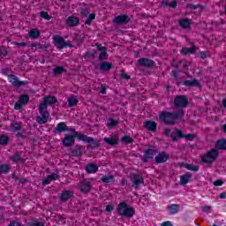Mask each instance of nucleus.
<instances>
[{
	"label": "nucleus",
	"mask_w": 226,
	"mask_h": 226,
	"mask_svg": "<svg viewBox=\"0 0 226 226\" xmlns=\"http://www.w3.org/2000/svg\"><path fill=\"white\" fill-rule=\"evenodd\" d=\"M88 13L89 10H84L83 11H81V15H83L84 17H86Z\"/></svg>",
	"instance_id": "nucleus-52"
},
{
	"label": "nucleus",
	"mask_w": 226,
	"mask_h": 226,
	"mask_svg": "<svg viewBox=\"0 0 226 226\" xmlns=\"http://www.w3.org/2000/svg\"><path fill=\"white\" fill-rule=\"evenodd\" d=\"M218 158V150L213 148L201 157L204 163H213Z\"/></svg>",
	"instance_id": "nucleus-5"
},
{
	"label": "nucleus",
	"mask_w": 226,
	"mask_h": 226,
	"mask_svg": "<svg viewBox=\"0 0 226 226\" xmlns=\"http://www.w3.org/2000/svg\"><path fill=\"white\" fill-rule=\"evenodd\" d=\"M94 19H96V14L91 13V14L88 16L87 20L85 21V24L89 26V24H91V21H92V20H94Z\"/></svg>",
	"instance_id": "nucleus-40"
},
{
	"label": "nucleus",
	"mask_w": 226,
	"mask_h": 226,
	"mask_svg": "<svg viewBox=\"0 0 226 226\" xmlns=\"http://www.w3.org/2000/svg\"><path fill=\"white\" fill-rule=\"evenodd\" d=\"M117 211L121 216H126L132 218L135 215V209L132 207H128L126 203L122 202L118 205Z\"/></svg>",
	"instance_id": "nucleus-4"
},
{
	"label": "nucleus",
	"mask_w": 226,
	"mask_h": 226,
	"mask_svg": "<svg viewBox=\"0 0 226 226\" xmlns=\"http://www.w3.org/2000/svg\"><path fill=\"white\" fill-rule=\"evenodd\" d=\"M29 36L30 38H38V36H40V31L36 28H34L29 31Z\"/></svg>",
	"instance_id": "nucleus-32"
},
{
	"label": "nucleus",
	"mask_w": 226,
	"mask_h": 226,
	"mask_svg": "<svg viewBox=\"0 0 226 226\" xmlns=\"http://www.w3.org/2000/svg\"><path fill=\"white\" fill-rule=\"evenodd\" d=\"M156 155V149H148L145 152L144 158L145 160H149L151 158H154Z\"/></svg>",
	"instance_id": "nucleus-17"
},
{
	"label": "nucleus",
	"mask_w": 226,
	"mask_h": 226,
	"mask_svg": "<svg viewBox=\"0 0 226 226\" xmlns=\"http://www.w3.org/2000/svg\"><path fill=\"white\" fill-rule=\"evenodd\" d=\"M79 18L71 16L67 18L66 24L70 26V27H75V26H79Z\"/></svg>",
	"instance_id": "nucleus-11"
},
{
	"label": "nucleus",
	"mask_w": 226,
	"mask_h": 226,
	"mask_svg": "<svg viewBox=\"0 0 226 226\" xmlns=\"http://www.w3.org/2000/svg\"><path fill=\"white\" fill-rule=\"evenodd\" d=\"M121 76L123 77V79H125L126 80L130 79V76H127L126 72H122Z\"/></svg>",
	"instance_id": "nucleus-51"
},
{
	"label": "nucleus",
	"mask_w": 226,
	"mask_h": 226,
	"mask_svg": "<svg viewBox=\"0 0 226 226\" xmlns=\"http://www.w3.org/2000/svg\"><path fill=\"white\" fill-rule=\"evenodd\" d=\"M15 45H19V47H26V43L24 42H20V43L16 42Z\"/></svg>",
	"instance_id": "nucleus-55"
},
{
	"label": "nucleus",
	"mask_w": 226,
	"mask_h": 226,
	"mask_svg": "<svg viewBox=\"0 0 226 226\" xmlns=\"http://www.w3.org/2000/svg\"><path fill=\"white\" fill-rule=\"evenodd\" d=\"M86 170L87 172H88V174H94L98 172V167L96 166V164L90 163L87 165Z\"/></svg>",
	"instance_id": "nucleus-18"
},
{
	"label": "nucleus",
	"mask_w": 226,
	"mask_h": 226,
	"mask_svg": "<svg viewBox=\"0 0 226 226\" xmlns=\"http://www.w3.org/2000/svg\"><path fill=\"white\" fill-rule=\"evenodd\" d=\"M12 132H17V130H20V124H14L11 127Z\"/></svg>",
	"instance_id": "nucleus-46"
},
{
	"label": "nucleus",
	"mask_w": 226,
	"mask_h": 226,
	"mask_svg": "<svg viewBox=\"0 0 226 226\" xmlns=\"http://www.w3.org/2000/svg\"><path fill=\"white\" fill-rule=\"evenodd\" d=\"M8 80L12 84V86H20L22 84V82L19 81V79L14 75H9Z\"/></svg>",
	"instance_id": "nucleus-21"
},
{
	"label": "nucleus",
	"mask_w": 226,
	"mask_h": 226,
	"mask_svg": "<svg viewBox=\"0 0 226 226\" xmlns=\"http://www.w3.org/2000/svg\"><path fill=\"white\" fill-rule=\"evenodd\" d=\"M40 17H41V19H45V20H50V15H49L48 12L45 11H41L40 12Z\"/></svg>",
	"instance_id": "nucleus-42"
},
{
	"label": "nucleus",
	"mask_w": 226,
	"mask_h": 226,
	"mask_svg": "<svg viewBox=\"0 0 226 226\" xmlns=\"http://www.w3.org/2000/svg\"><path fill=\"white\" fill-rule=\"evenodd\" d=\"M214 186H222L223 185V180L222 179H219V180H215L214 183H213Z\"/></svg>",
	"instance_id": "nucleus-44"
},
{
	"label": "nucleus",
	"mask_w": 226,
	"mask_h": 226,
	"mask_svg": "<svg viewBox=\"0 0 226 226\" xmlns=\"http://www.w3.org/2000/svg\"><path fill=\"white\" fill-rule=\"evenodd\" d=\"M100 68L102 70V72H109V70H110V68H112V64L103 62L101 64Z\"/></svg>",
	"instance_id": "nucleus-28"
},
{
	"label": "nucleus",
	"mask_w": 226,
	"mask_h": 226,
	"mask_svg": "<svg viewBox=\"0 0 226 226\" xmlns=\"http://www.w3.org/2000/svg\"><path fill=\"white\" fill-rule=\"evenodd\" d=\"M132 181L135 185V186H139V185H142L143 179H142V177H139L138 175H134L132 177Z\"/></svg>",
	"instance_id": "nucleus-26"
},
{
	"label": "nucleus",
	"mask_w": 226,
	"mask_h": 226,
	"mask_svg": "<svg viewBox=\"0 0 226 226\" xmlns=\"http://www.w3.org/2000/svg\"><path fill=\"white\" fill-rule=\"evenodd\" d=\"M138 63L140 64V66H154V62L147 58H141L138 60Z\"/></svg>",
	"instance_id": "nucleus-15"
},
{
	"label": "nucleus",
	"mask_w": 226,
	"mask_h": 226,
	"mask_svg": "<svg viewBox=\"0 0 226 226\" xmlns=\"http://www.w3.org/2000/svg\"><path fill=\"white\" fill-rule=\"evenodd\" d=\"M10 170V167L6 164L0 165V174H6Z\"/></svg>",
	"instance_id": "nucleus-35"
},
{
	"label": "nucleus",
	"mask_w": 226,
	"mask_h": 226,
	"mask_svg": "<svg viewBox=\"0 0 226 226\" xmlns=\"http://www.w3.org/2000/svg\"><path fill=\"white\" fill-rule=\"evenodd\" d=\"M171 139H173V140H177V139H186L187 140H193V139H195V135L193 134L183 135V132L181 130H175L171 133Z\"/></svg>",
	"instance_id": "nucleus-6"
},
{
	"label": "nucleus",
	"mask_w": 226,
	"mask_h": 226,
	"mask_svg": "<svg viewBox=\"0 0 226 226\" xmlns=\"http://www.w3.org/2000/svg\"><path fill=\"white\" fill-rule=\"evenodd\" d=\"M199 84H200V82L197 79L184 81V86H186L187 87H197V86H199Z\"/></svg>",
	"instance_id": "nucleus-19"
},
{
	"label": "nucleus",
	"mask_w": 226,
	"mask_h": 226,
	"mask_svg": "<svg viewBox=\"0 0 226 226\" xmlns=\"http://www.w3.org/2000/svg\"><path fill=\"white\" fill-rule=\"evenodd\" d=\"M96 47L98 50H100L102 53L99 56L100 61H103V59H107V49L105 47H102V44H96Z\"/></svg>",
	"instance_id": "nucleus-13"
},
{
	"label": "nucleus",
	"mask_w": 226,
	"mask_h": 226,
	"mask_svg": "<svg viewBox=\"0 0 226 226\" xmlns=\"http://www.w3.org/2000/svg\"><path fill=\"white\" fill-rule=\"evenodd\" d=\"M169 160V154H165V152L158 154L155 157L156 163H165Z\"/></svg>",
	"instance_id": "nucleus-10"
},
{
	"label": "nucleus",
	"mask_w": 226,
	"mask_h": 226,
	"mask_svg": "<svg viewBox=\"0 0 226 226\" xmlns=\"http://www.w3.org/2000/svg\"><path fill=\"white\" fill-rule=\"evenodd\" d=\"M145 128L147 130H149L150 132H154L156 130V124L153 121H147L144 124Z\"/></svg>",
	"instance_id": "nucleus-20"
},
{
	"label": "nucleus",
	"mask_w": 226,
	"mask_h": 226,
	"mask_svg": "<svg viewBox=\"0 0 226 226\" xmlns=\"http://www.w3.org/2000/svg\"><path fill=\"white\" fill-rule=\"evenodd\" d=\"M63 72H66V70H64V68H63V67H56L53 70V73L55 75H61V73H63Z\"/></svg>",
	"instance_id": "nucleus-38"
},
{
	"label": "nucleus",
	"mask_w": 226,
	"mask_h": 226,
	"mask_svg": "<svg viewBox=\"0 0 226 226\" xmlns=\"http://www.w3.org/2000/svg\"><path fill=\"white\" fill-rule=\"evenodd\" d=\"M191 21L190 19H181L180 20V26L181 27H184V29L188 28L191 26Z\"/></svg>",
	"instance_id": "nucleus-33"
},
{
	"label": "nucleus",
	"mask_w": 226,
	"mask_h": 226,
	"mask_svg": "<svg viewBox=\"0 0 226 226\" xmlns=\"http://www.w3.org/2000/svg\"><path fill=\"white\" fill-rule=\"evenodd\" d=\"M81 192H84L85 193H87V192L91 191V183L85 181L82 183L80 186Z\"/></svg>",
	"instance_id": "nucleus-24"
},
{
	"label": "nucleus",
	"mask_w": 226,
	"mask_h": 226,
	"mask_svg": "<svg viewBox=\"0 0 226 226\" xmlns=\"http://www.w3.org/2000/svg\"><path fill=\"white\" fill-rule=\"evenodd\" d=\"M166 135H170V130L166 129Z\"/></svg>",
	"instance_id": "nucleus-58"
},
{
	"label": "nucleus",
	"mask_w": 226,
	"mask_h": 226,
	"mask_svg": "<svg viewBox=\"0 0 226 226\" xmlns=\"http://www.w3.org/2000/svg\"><path fill=\"white\" fill-rule=\"evenodd\" d=\"M11 160H12V162H19V160H20V157L19 156L11 157Z\"/></svg>",
	"instance_id": "nucleus-53"
},
{
	"label": "nucleus",
	"mask_w": 226,
	"mask_h": 226,
	"mask_svg": "<svg viewBox=\"0 0 226 226\" xmlns=\"http://www.w3.org/2000/svg\"><path fill=\"white\" fill-rule=\"evenodd\" d=\"M113 210H114V206H112V205H108V206L106 207V212H107V213H111Z\"/></svg>",
	"instance_id": "nucleus-47"
},
{
	"label": "nucleus",
	"mask_w": 226,
	"mask_h": 226,
	"mask_svg": "<svg viewBox=\"0 0 226 226\" xmlns=\"http://www.w3.org/2000/svg\"><path fill=\"white\" fill-rule=\"evenodd\" d=\"M222 130H223L224 133H226V124H223V125L222 126Z\"/></svg>",
	"instance_id": "nucleus-57"
},
{
	"label": "nucleus",
	"mask_w": 226,
	"mask_h": 226,
	"mask_svg": "<svg viewBox=\"0 0 226 226\" xmlns=\"http://www.w3.org/2000/svg\"><path fill=\"white\" fill-rule=\"evenodd\" d=\"M67 103L69 107H76L77 103H79V99L75 95H71L67 99Z\"/></svg>",
	"instance_id": "nucleus-16"
},
{
	"label": "nucleus",
	"mask_w": 226,
	"mask_h": 226,
	"mask_svg": "<svg viewBox=\"0 0 226 226\" xmlns=\"http://www.w3.org/2000/svg\"><path fill=\"white\" fill-rule=\"evenodd\" d=\"M169 211L170 215H176V213L179 212V205H171L169 207Z\"/></svg>",
	"instance_id": "nucleus-31"
},
{
	"label": "nucleus",
	"mask_w": 226,
	"mask_h": 226,
	"mask_svg": "<svg viewBox=\"0 0 226 226\" xmlns=\"http://www.w3.org/2000/svg\"><path fill=\"white\" fill-rule=\"evenodd\" d=\"M211 206L204 205L201 207V211H203V213H211Z\"/></svg>",
	"instance_id": "nucleus-43"
},
{
	"label": "nucleus",
	"mask_w": 226,
	"mask_h": 226,
	"mask_svg": "<svg viewBox=\"0 0 226 226\" xmlns=\"http://www.w3.org/2000/svg\"><path fill=\"white\" fill-rule=\"evenodd\" d=\"M219 198H220V199H226V192H222V193L219 195Z\"/></svg>",
	"instance_id": "nucleus-54"
},
{
	"label": "nucleus",
	"mask_w": 226,
	"mask_h": 226,
	"mask_svg": "<svg viewBox=\"0 0 226 226\" xmlns=\"http://www.w3.org/2000/svg\"><path fill=\"white\" fill-rule=\"evenodd\" d=\"M71 197H73V192L70 191H65L61 194L62 200H68Z\"/></svg>",
	"instance_id": "nucleus-30"
},
{
	"label": "nucleus",
	"mask_w": 226,
	"mask_h": 226,
	"mask_svg": "<svg viewBox=\"0 0 226 226\" xmlns=\"http://www.w3.org/2000/svg\"><path fill=\"white\" fill-rule=\"evenodd\" d=\"M70 132H72L73 134V136H69L66 135L63 140V144L64 146L70 147V146H73L75 139H73V137H75L76 139H78V140H83V142H94V139H93V138H89L86 135L80 134L79 132H75V131L73 129H71Z\"/></svg>",
	"instance_id": "nucleus-2"
},
{
	"label": "nucleus",
	"mask_w": 226,
	"mask_h": 226,
	"mask_svg": "<svg viewBox=\"0 0 226 226\" xmlns=\"http://www.w3.org/2000/svg\"><path fill=\"white\" fill-rule=\"evenodd\" d=\"M174 103L176 107H186L188 105V99L185 95H178L176 97Z\"/></svg>",
	"instance_id": "nucleus-7"
},
{
	"label": "nucleus",
	"mask_w": 226,
	"mask_h": 226,
	"mask_svg": "<svg viewBox=\"0 0 226 226\" xmlns=\"http://www.w3.org/2000/svg\"><path fill=\"white\" fill-rule=\"evenodd\" d=\"M32 226H45V224L42 222L35 221L32 223Z\"/></svg>",
	"instance_id": "nucleus-48"
},
{
	"label": "nucleus",
	"mask_w": 226,
	"mask_h": 226,
	"mask_svg": "<svg viewBox=\"0 0 226 226\" xmlns=\"http://www.w3.org/2000/svg\"><path fill=\"white\" fill-rule=\"evenodd\" d=\"M9 226H21V225L18 222H11Z\"/></svg>",
	"instance_id": "nucleus-56"
},
{
	"label": "nucleus",
	"mask_w": 226,
	"mask_h": 226,
	"mask_svg": "<svg viewBox=\"0 0 226 226\" xmlns=\"http://www.w3.org/2000/svg\"><path fill=\"white\" fill-rule=\"evenodd\" d=\"M3 19V14L0 13V20Z\"/></svg>",
	"instance_id": "nucleus-59"
},
{
	"label": "nucleus",
	"mask_w": 226,
	"mask_h": 226,
	"mask_svg": "<svg viewBox=\"0 0 226 226\" xmlns=\"http://www.w3.org/2000/svg\"><path fill=\"white\" fill-rule=\"evenodd\" d=\"M105 143L110 146H116L117 144V136L114 135L111 138H104Z\"/></svg>",
	"instance_id": "nucleus-22"
},
{
	"label": "nucleus",
	"mask_w": 226,
	"mask_h": 226,
	"mask_svg": "<svg viewBox=\"0 0 226 226\" xmlns=\"http://www.w3.org/2000/svg\"><path fill=\"white\" fill-rule=\"evenodd\" d=\"M161 226H173L172 225V222L167 221V222H164L161 224Z\"/></svg>",
	"instance_id": "nucleus-50"
},
{
	"label": "nucleus",
	"mask_w": 226,
	"mask_h": 226,
	"mask_svg": "<svg viewBox=\"0 0 226 226\" xmlns=\"http://www.w3.org/2000/svg\"><path fill=\"white\" fill-rule=\"evenodd\" d=\"M101 93H102V94H105V90H102Z\"/></svg>",
	"instance_id": "nucleus-60"
},
{
	"label": "nucleus",
	"mask_w": 226,
	"mask_h": 226,
	"mask_svg": "<svg viewBox=\"0 0 226 226\" xmlns=\"http://www.w3.org/2000/svg\"><path fill=\"white\" fill-rule=\"evenodd\" d=\"M130 21V19L126 15L117 16L114 19L115 24H126Z\"/></svg>",
	"instance_id": "nucleus-12"
},
{
	"label": "nucleus",
	"mask_w": 226,
	"mask_h": 226,
	"mask_svg": "<svg viewBox=\"0 0 226 226\" xmlns=\"http://www.w3.org/2000/svg\"><path fill=\"white\" fill-rule=\"evenodd\" d=\"M217 149H226V139H219L215 144Z\"/></svg>",
	"instance_id": "nucleus-27"
},
{
	"label": "nucleus",
	"mask_w": 226,
	"mask_h": 226,
	"mask_svg": "<svg viewBox=\"0 0 226 226\" xmlns=\"http://www.w3.org/2000/svg\"><path fill=\"white\" fill-rule=\"evenodd\" d=\"M122 142L123 144H132V142H133V139H132L130 136H124V138H122Z\"/></svg>",
	"instance_id": "nucleus-41"
},
{
	"label": "nucleus",
	"mask_w": 226,
	"mask_h": 226,
	"mask_svg": "<svg viewBox=\"0 0 226 226\" xmlns=\"http://www.w3.org/2000/svg\"><path fill=\"white\" fill-rule=\"evenodd\" d=\"M116 124H117V121H115L114 119H109L108 126H116Z\"/></svg>",
	"instance_id": "nucleus-45"
},
{
	"label": "nucleus",
	"mask_w": 226,
	"mask_h": 226,
	"mask_svg": "<svg viewBox=\"0 0 226 226\" xmlns=\"http://www.w3.org/2000/svg\"><path fill=\"white\" fill-rule=\"evenodd\" d=\"M2 54H6V51H4V53H2Z\"/></svg>",
	"instance_id": "nucleus-61"
},
{
	"label": "nucleus",
	"mask_w": 226,
	"mask_h": 226,
	"mask_svg": "<svg viewBox=\"0 0 226 226\" xmlns=\"http://www.w3.org/2000/svg\"><path fill=\"white\" fill-rule=\"evenodd\" d=\"M183 110H180L178 113L161 112L159 114V119L166 124H174L176 123V119L183 116Z\"/></svg>",
	"instance_id": "nucleus-3"
},
{
	"label": "nucleus",
	"mask_w": 226,
	"mask_h": 226,
	"mask_svg": "<svg viewBox=\"0 0 226 226\" xmlns=\"http://www.w3.org/2000/svg\"><path fill=\"white\" fill-rule=\"evenodd\" d=\"M56 102H57L56 97L48 96L44 98L42 102H41L39 106V112L41 116L36 118V121L39 123V124H45V123L50 121V113L47 111V107H49V105H54Z\"/></svg>",
	"instance_id": "nucleus-1"
},
{
	"label": "nucleus",
	"mask_w": 226,
	"mask_h": 226,
	"mask_svg": "<svg viewBox=\"0 0 226 226\" xmlns=\"http://www.w3.org/2000/svg\"><path fill=\"white\" fill-rule=\"evenodd\" d=\"M59 176L57 174H51L46 179L43 180L42 185H49L50 181L58 179Z\"/></svg>",
	"instance_id": "nucleus-23"
},
{
	"label": "nucleus",
	"mask_w": 226,
	"mask_h": 226,
	"mask_svg": "<svg viewBox=\"0 0 226 226\" xmlns=\"http://www.w3.org/2000/svg\"><path fill=\"white\" fill-rule=\"evenodd\" d=\"M200 56H201L202 59H206V57H207L209 56V53L208 52H201Z\"/></svg>",
	"instance_id": "nucleus-49"
},
{
	"label": "nucleus",
	"mask_w": 226,
	"mask_h": 226,
	"mask_svg": "<svg viewBox=\"0 0 226 226\" xmlns=\"http://www.w3.org/2000/svg\"><path fill=\"white\" fill-rule=\"evenodd\" d=\"M27 102H29V96L27 95H21L19 97V100L15 103L14 105V109L16 110H20V108L23 106V105H26Z\"/></svg>",
	"instance_id": "nucleus-8"
},
{
	"label": "nucleus",
	"mask_w": 226,
	"mask_h": 226,
	"mask_svg": "<svg viewBox=\"0 0 226 226\" xmlns=\"http://www.w3.org/2000/svg\"><path fill=\"white\" fill-rule=\"evenodd\" d=\"M0 144L2 146H6V144H8V136L6 135L0 136Z\"/></svg>",
	"instance_id": "nucleus-39"
},
{
	"label": "nucleus",
	"mask_w": 226,
	"mask_h": 226,
	"mask_svg": "<svg viewBox=\"0 0 226 226\" xmlns=\"http://www.w3.org/2000/svg\"><path fill=\"white\" fill-rule=\"evenodd\" d=\"M53 43L56 45V49H64L66 47V43L64 42V39L61 38L57 35L53 37Z\"/></svg>",
	"instance_id": "nucleus-9"
},
{
	"label": "nucleus",
	"mask_w": 226,
	"mask_h": 226,
	"mask_svg": "<svg viewBox=\"0 0 226 226\" xmlns=\"http://www.w3.org/2000/svg\"><path fill=\"white\" fill-rule=\"evenodd\" d=\"M190 179H192V173L187 172L180 177V185H188V183H190Z\"/></svg>",
	"instance_id": "nucleus-14"
},
{
	"label": "nucleus",
	"mask_w": 226,
	"mask_h": 226,
	"mask_svg": "<svg viewBox=\"0 0 226 226\" xmlns=\"http://www.w3.org/2000/svg\"><path fill=\"white\" fill-rule=\"evenodd\" d=\"M114 181V177L112 176H104L102 177V183H112Z\"/></svg>",
	"instance_id": "nucleus-37"
},
{
	"label": "nucleus",
	"mask_w": 226,
	"mask_h": 226,
	"mask_svg": "<svg viewBox=\"0 0 226 226\" xmlns=\"http://www.w3.org/2000/svg\"><path fill=\"white\" fill-rule=\"evenodd\" d=\"M162 4H164L165 6H170V8H176L177 6V2H176V1H172V2L164 1V2H162Z\"/></svg>",
	"instance_id": "nucleus-34"
},
{
	"label": "nucleus",
	"mask_w": 226,
	"mask_h": 226,
	"mask_svg": "<svg viewBox=\"0 0 226 226\" xmlns=\"http://www.w3.org/2000/svg\"><path fill=\"white\" fill-rule=\"evenodd\" d=\"M57 132H66V124L64 123H60L56 125Z\"/></svg>",
	"instance_id": "nucleus-36"
},
{
	"label": "nucleus",
	"mask_w": 226,
	"mask_h": 226,
	"mask_svg": "<svg viewBox=\"0 0 226 226\" xmlns=\"http://www.w3.org/2000/svg\"><path fill=\"white\" fill-rule=\"evenodd\" d=\"M182 167H185V169H187V170H192L194 172H197L199 170V166L192 164L182 163Z\"/></svg>",
	"instance_id": "nucleus-29"
},
{
	"label": "nucleus",
	"mask_w": 226,
	"mask_h": 226,
	"mask_svg": "<svg viewBox=\"0 0 226 226\" xmlns=\"http://www.w3.org/2000/svg\"><path fill=\"white\" fill-rule=\"evenodd\" d=\"M197 50V47L192 46V48H183L181 50V54H184L185 56L188 54H193Z\"/></svg>",
	"instance_id": "nucleus-25"
}]
</instances>
